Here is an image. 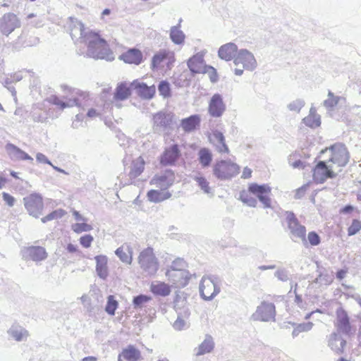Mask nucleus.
Returning <instances> with one entry per match:
<instances>
[{"instance_id":"1","label":"nucleus","mask_w":361,"mask_h":361,"mask_svg":"<svg viewBox=\"0 0 361 361\" xmlns=\"http://www.w3.org/2000/svg\"><path fill=\"white\" fill-rule=\"evenodd\" d=\"M86 55L94 59H104L111 61L114 59V53L109 49L107 42L102 38L98 32H91L86 37Z\"/></svg>"},{"instance_id":"2","label":"nucleus","mask_w":361,"mask_h":361,"mask_svg":"<svg viewBox=\"0 0 361 361\" xmlns=\"http://www.w3.org/2000/svg\"><path fill=\"white\" fill-rule=\"evenodd\" d=\"M235 66L242 64V68H235L233 69L234 74L240 76L243 74L244 70L248 71H254L258 66L257 59L254 54L246 49H240L238 57L233 62Z\"/></svg>"},{"instance_id":"3","label":"nucleus","mask_w":361,"mask_h":361,"mask_svg":"<svg viewBox=\"0 0 361 361\" xmlns=\"http://www.w3.org/2000/svg\"><path fill=\"white\" fill-rule=\"evenodd\" d=\"M286 220L290 231V238L294 242L301 240L304 245H307L306 228L300 224L293 212H286Z\"/></svg>"},{"instance_id":"4","label":"nucleus","mask_w":361,"mask_h":361,"mask_svg":"<svg viewBox=\"0 0 361 361\" xmlns=\"http://www.w3.org/2000/svg\"><path fill=\"white\" fill-rule=\"evenodd\" d=\"M138 263L143 271L148 275L155 274L159 268L157 259L151 247H147L140 253Z\"/></svg>"},{"instance_id":"5","label":"nucleus","mask_w":361,"mask_h":361,"mask_svg":"<svg viewBox=\"0 0 361 361\" xmlns=\"http://www.w3.org/2000/svg\"><path fill=\"white\" fill-rule=\"evenodd\" d=\"M327 152L331 153V157L328 160L329 162L336 164L339 166H345L349 161V153L347 148L343 144H335L329 148H326L321 151V154H324Z\"/></svg>"},{"instance_id":"6","label":"nucleus","mask_w":361,"mask_h":361,"mask_svg":"<svg viewBox=\"0 0 361 361\" xmlns=\"http://www.w3.org/2000/svg\"><path fill=\"white\" fill-rule=\"evenodd\" d=\"M276 307L272 302L262 301L252 314L251 319L264 322H275Z\"/></svg>"},{"instance_id":"7","label":"nucleus","mask_w":361,"mask_h":361,"mask_svg":"<svg viewBox=\"0 0 361 361\" xmlns=\"http://www.w3.org/2000/svg\"><path fill=\"white\" fill-rule=\"evenodd\" d=\"M66 27L75 44L84 43L86 41L85 37L92 32V30L85 31L83 23L73 17L68 18Z\"/></svg>"},{"instance_id":"8","label":"nucleus","mask_w":361,"mask_h":361,"mask_svg":"<svg viewBox=\"0 0 361 361\" xmlns=\"http://www.w3.org/2000/svg\"><path fill=\"white\" fill-rule=\"evenodd\" d=\"M312 171L313 180L317 183H324L328 178H334L336 176L329 161H319Z\"/></svg>"},{"instance_id":"9","label":"nucleus","mask_w":361,"mask_h":361,"mask_svg":"<svg viewBox=\"0 0 361 361\" xmlns=\"http://www.w3.org/2000/svg\"><path fill=\"white\" fill-rule=\"evenodd\" d=\"M271 188L267 184L259 185L253 183L249 185L248 192L255 195L259 202L263 204L264 208H271V198L269 195L271 193Z\"/></svg>"},{"instance_id":"10","label":"nucleus","mask_w":361,"mask_h":361,"mask_svg":"<svg viewBox=\"0 0 361 361\" xmlns=\"http://www.w3.org/2000/svg\"><path fill=\"white\" fill-rule=\"evenodd\" d=\"M25 209L30 215L38 218L42 214L44 203L42 197L39 194H31L23 198Z\"/></svg>"},{"instance_id":"11","label":"nucleus","mask_w":361,"mask_h":361,"mask_svg":"<svg viewBox=\"0 0 361 361\" xmlns=\"http://www.w3.org/2000/svg\"><path fill=\"white\" fill-rule=\"evenodd\" d=\"M220 291L219 287L211 278L203 277L200 284V296L204 300H212Z\"/></svg>"},{"instance_id":"12","label":"nucleus","mask_w":361,"mask_h":361,"mask_svg":"<svg viewBox=\"0 0 361 361\" xmlns=\"http://www.w3.org/2000/svg\"><path fill=\"white\" fill-rule=\"evenodd\" d=\"M20 27V21L18 16L13 13H5L0 18V32L8 36L16 28Z\"/></svg>"},{"instance_id":"13","label":"nucleus","mask_w":361,"mask_h":361,"mask_svg":"<svg viewBox=\"0 0 361 361\" xmlns=\"http://www.w3.org/2000/svg\"><path fill=\"white\" fill-rule=\"evenodd\" d=\"M22 258L24 260H32L35 262H41L47 259L46 250L41 246H30L21 250Z\"/></svg>"},{"instance_id":"14","label":"nucleus","mask_w":361,"mask_h":361,"mask_svg":"<svg viewBox=\"0 0 361 361\" xmlns=\"http://www.w3.org/2000/svg\"><path fill=\"white\" fill-rule=\"evenodd\" d=\"M336 318L335 325L336 326L337 333H342L346 336H349L351 332V325L350 318L347 312L343 308L339 307L336 312Z\"/></svg>"},{"instance_id":"15","label":"nucleus","mask_w":361,"mask_h":361,"mask_svg":"<svg viewBox=\"0 0 361 361\" xmlns=\"http://www.w3.org/2000/svg\"><path fill=\"white\" fill-rule=\"evenodd\" d=\"M181 155L179 146L173 144L166 147L160 157V164L163 166H173Z\"/></svg>"},{"instance_id":"16","label":"nucleus","mask_w":361,"mask_h":361,"mask_svg":"<svg viewBox=\"0 0 361 361\" xmlns=\"http://www.w3.org/2000/svg\"><path fill=\"white\" fill-rule=\"evenodd\" d=\"M174 173L171 170H166L164 173L155 175L151 180L150 184L155 185L161 190H166L174 182Z\"/></svg>"},{"instance_id":"17","label":"nucleus","mask_w":361,"mask_h":361,"mask_svg":"<svg viewBox=\"0 0 361 361\" xmlns=\"http://www.w3.org/2000/svg\"><path fill=\"white\" fill-rule=\"evenodd\" d=\"M132 88L135 90V93L143 99H151L156 93V87L154 85L148 86L143 82L137 80L130 83Z\"/></svg>"},{"instance_id":"18","label":"nucleus","mask_w":361,"mask_h":361,"mask_svg":"<svg viewBox=\"0 0 361 361\" xmlns=\"http://www.w3.org/2000/svg\"><path fill=\"white\" fill-rule=\"evenodd\" d=\"M173 116L171 114L159 112L153 117L155 131L165 130L172 123Z\"/></svg>"},{"instance_id":"19","label":"nucleus","mask_w":361,"mask_h":361,"mask_svg":"<svg viewBox=\"0 0 361 361\" xmlns=\"http://www.w3.org/2000/svg\"><path fill=\"white\" fill-rule=\"evenodd\" d=\"M61 88L64 94H66L63 96V98L67 99V102H65L66 108L79 106L77 97L81 95L80 90L70 87L66 85H61Z\"/></svg>"},{"instance_id":"20","label":"nucleus","mask_w":361,"mask_h":361,"mask_svg":"<svg viewBox=\"0 0 361 361\" xmlns=\"http://www.w3.org/2000/svg\"><path fill=\"white\" fill-rule=\"evenodd\" d=\"M119 59L126 63L140 65L142 62L143 55L140 49L131 48L123 53Z\"/></svg>"},{"instance_id":"21","label":"nucleus","mask_w":361,"mask_h":361,"mask_svg":"<svg viewBox=\"0 0 361 361\" xmlns=\"http://www.w3.org/2000/svg\"><path fill=\"white\" fill-rule=\"evenodd\" d=\"M209 113L212 117L221 116L224 111V104L221 96L215 94L211 98L209 104Z\"/></svg>"},{"instance_id":"22","label":"nucleus","mask_w":361,"mask_h":361,"mask_svg":"<svg viewBox=\"0 0 361 361\" xmlns=\"http://www.w3.org/2000/svg\"><path fill=\"white\" fill-rule=\"evenodd\" d=\"M201 118L200 115L193 114L180 121V127L185 133H190L195 130L200 125Z\"/></svg>"},{"instance_id":"23","label":"nucleus","mask_w":361,"mask_h":361,"mask_svg":"<svg viewBox=\"0 0 361 361\" xmlns=\"http://www.w3.org/2000/svg\"><path fill=\"white\" fill-rule=\"evenodd\" d=\"M346 341L338 333H332L329 339V346L336 353H343Z\"/></svg>"},{"instance_id":"24","label":"nucleus","mask_w":361,"mask_h":361,"mask_svg":"<svg viewBox=\"0 0 361 361\" xmlns=\"http://www.w3.org/2000/svg\"><path fill=\"white\" fill-rule=\"evenodd\" d=\"M96 261V272L98 276L106 280L109 276V269L107 267V257L105 255H97L94 257Z\"/></svg>"},{"instance_id":"25","label":"nucleus","mask_w":361,"mask_h":361,"mask_svg":"<svg viewBox=\"0 0 361 361\" xmlns=\"http://www.w3.org/2000/svg\"><path fill=\"white\" fill-rule=\"evenodd\" d=\"M132 89L130 83L121 82L115 90L114 98L117 101H123L130 96Z\"/></svg>"},{"instance_id":"26","label":"nucleus","mask_w":361,"mask_h":361,"mask_svg":"<svg viewBox=\"0 0 361 361\" xmlns=\"http://www.w3.org/2000/svg\"><path fill=\"white\" fill-rule=\"evenodd\" d=\"M214 348L213 338L209 335H206L204 340L199 345L197 348L194 349V353L196 356H200L207 353H209Z\"/></svg>"},{"instance_id":"27","label":"nucleus","mask_w":361,"mask_h":361,"mask_svg":"<svg viewBox=\"0 0 361 361\" xmlns=\"http://www.w3.org/2000/svg\"><path fill=\"white\" fill-rule=\"evenodd\" d=\"M185 266V261L180 258H177L175 260H173L171 265V269L173 271H178V276L184 278L185 281L183 283V285L187 284L188 280L190 279L189 272L184 269Z\"/></svg>"},{"instance_id":"28","label":"nucleus","mask_w":361,"mask_h":361,"mask_svg":"<svg viewBox=\"0 0 361 361\" xmlns=\"http://www.w3.org/2000/svg\"><path fill=\"white\" fill-rule=\"evenodd\" d=\"M181 22L182 19L180 18L178 25L172 26L170 29V39L175 44L178 45L183 44L185 38V34L180 29Z\"/></svg>"},{"instance_id":"29","label":"nucleus","mask_w":361,"mask_h":361,"mask_svg":"<svg viewBox=\"0 0 361 361\" xmlns=\"http://www.w3.org/2000/svg\"><path fill=\"white\" fill-rule=\"evenodd\" d=\"M303 123L312 128H317L321 125V117L317 114L315 108L310 109V114L303 118Z\"/></svg>"},{"instance_id":"30","label":"nucleus","mask_w":361,"mask_h":361,"mask_svg":"<svg viewBox=\"0 0 361 361\" xmlns=\"http://www.w3.org/2000/svg\"><path fill=\"white\" fill-rule=\"evenodd\" d=\"M121 355L127 361H137L141 357L140 351L133 345H129L124 348Z\"/></svg>"},{"instance_id":"31","label":"nucleus","mask_w":361,"mask_h":361,"mask_svg":"<svg viewBox=\"0 0 361 361\" xmlns=\"http://www.w3.org/2000/svg\"><path fill=\"white\" fill-rule=\"evenodd\" d=\"M145 161L141 157L137 158L133 161L131 165L130 171L128 173L130 180L135 179L138 177L144 171Z\"/></svg>"},{"instance_id":"32","label":"nucleus","mask_w":361,"mask_h":361,"mask_svg":"<svg viewBox=\"0 0 361 361\" xmlns=\"http://www.w3.org/2000/svg\"><path fill=\"white\" fill-rule=\"evenodd\" d=\"M8 335L17 341H21L26 338L28 336V332L26 329L20 326L13 325L8 330Z\"/></svg>"},{"instance_id":"33","label":"nucleus","mask_w":361,"mask_h":361,"mask_svg":"<svg viewBox=\"0 0 361 361\" xmlns=\"http://www.w3.org/2000/svg\"><path fill=\"white\" fill-rule=\"evenodd\" d=\"M147 198L152 202H160L171 197L169 192H161L157 190H150L147 194Z\"/></svg>"},{"instance_id":"34","label":"nucleus","mask_w":361,"mask_h":361,"mask_svg":"<svg viewBox=\"0 0 361 361\" xmlns=\"http://www.w3.org/2000/svg\"><path fill=\"white\" fill-rule=\"evenodd\" d=\"M342 99H343V97L335 96L332 92L329 91L328 98L323 102V105L327 111L330 113L334 110L335 107Z\"/></svg>"},{"instance_id":"35","label":"nucleus","mask_w":361,"mask_h":361,"mask_svg":"<svg viewBox=\"0 0 361 361\" xmlns=\"http://www.w3.org/2000/svg\"><path fill=\"white\" fill-rule=\"evenodd\" d=\"M198 160L203 167H208L212 161V154L207 148H201L198 152Z\"/></svg>"},{"instance_id":"36","label":"nucleus","mask_w":361,"mask_h":361,"mask_svg":"<svg viewBox=\"0 0 361 361\" xmlns=\"http://www.w3.org/2000/svg\"><path fill=\"white\" fill-rule=\"evenodd\" d=\"M151 291L155 295L165 297L170 294L171 288L165 283H159L151 286Z\"/></svg>"},{"instance_id":"37","label":"nucleus","mask_w":361,"mask_h":361,"mask_svg":"<svg viewBox=\"0 0 361 361\" xmlns=\"http://www.w3.org/2000/svg\"><path fill=\"white\" fill-rule=\"evenodd\" d=\"M313 325V323L311 322L300 324L292 323V326H294L292 332L293 337L295 338L302 332H307L310 331L312 329Z\"/></svg>"},{"instance_id":"38","label":"nucleus","mask_w":361,"mask_h":361,"mask_svg":"<svg viewBox=\"0 0 361 361\" xmlns=\"http://www.w3.org/2000/svg\"><path fill=\"white\" fill-rule=\"evenodd\" d=\"M169 51L166 50H160L156 53L152 59L151 63V68L152 70L157 69L159 66L168 57Z\"/></svg>"},{"instance_id":"39","label":"nucleus","mask_w":361,"mask_h":361,"mask_svg":"<svg viewBox=\"0 0 361 361\" xmlns=\"http://www.w3.org/2000/svg\"><path fill=\"white\" fill-rule=\"evenodd\" d=\"M210 141L215 144L221 145L219 150L221 152H226V142L223 133L216 130L212 132L210 136Z\"/></svg>"},{"instance_id":"40","label":"nucleus","mask_w":361,"mask_h":361,"mask_svg":"<svg viewBox=\"0 0 361 361\" xmlns=\"http://www.w3.org/2000/svg\"><path fill=\"white\" fill-rule=\"evenodd\" d=\"M128 252L124 251L123 246L116 249L115 254L124 263L130 264L132 262V252L130 249L127 247Z\"/></svg>"},{"instance_id":"41","label":"nucleus","mask_w":361,"mask_h":361,"mask_svg":"<svg viewBox=\"0 0 361 361\" xmlns=\"http://www.w3.org/2000/svg\"><path fill=\"white\" fill-rule=\"evenodd\" d=\"M250 192L243 190L239 194V200H240L246 205L255 207L257 204V200L255 197H252Z\"/></svg>"},{"instance_id":"42","label":"nucleus","mask_w":361,"mask_h":361,"mask_svg":"<svg viewBox=\"0 0 361 361\" xmlns=\"http://www.w3.org/2000/svg\"><path fill=\"white\" fill-rule=\"evenodd\" d=\"M6 149L11 159L20 160L21 154L23 152L21 149L13 144L8 143L6 145Z\"/></svg>"},{"instance_id":"43","label":"nucleus","mask_w":361,"mask_h":361,"mask_svg":"<svg viewBox=\"0 0 361 361\" xmlns=\"http://www.w3.org/2000/svg\"><path fill=\"white\" fill-rule=\"evenodd\" d=\"M151 297L147 295L140 294L133 297V305L134 309H142L145 306V304L151 300Z\"/></svg>"},{"instance_id":"44","label":"nucleus","mask_w":361,"mask_h":361,"mask_svg":"<svg viewBox=\"0 0 361 361\" xmlns=\"http://www.w3.org/2000/svg\"><path fill=\"white\" fill-rule=\"evenodd\" d=\"M214 175L220 180L226 179V161L221 160L214 166Z\"/></svg>"},{"instance_id":"45","label":"nucleus","mask_w":361,"mask_h":361,"mask_svg":"<svg viewBox=\"0 0 361 361\" xmlns=\"http://www.w3.org/2000/svg\"><path fill=\"white\" fill-rule=\"evenodd\" d=\"M159 94L164 98H169L171 96L170 83L167 80H161L158 85Z\"/></svg>"},{"instance_id":"46","label":"nucleus","mask_w":361,"mask_h":361,"mask_svg":"<svg viewBox=\"0 0 361 361\" xmlns=\"http://www.w3.org/2000/svg\"><path fill=\"white\" fill-rule=\"evenodd\" d=\"M194 180L197 183L198 186L204 191V193L209 195L210 197L213 196L211 192V188L209 186V182L203 176H195Z\"/></svg>"},{"instance_id":"47","label":"nucleus","mask_w":361,"mask_h":361,"mask_svg":"<svg viewBox=\"0 0 361 361\" xmlns=\"http://www.w3.org/2000/svg\"><path fill=\"white\" fill-rule=\"evenodd\" d=\"M239 51L240 49H238L235 44L233 42L227 43V61H233L234 62L235 58L238 57Z\"/></svg>"},{"instance_id":"48","label":"nucleus","mask_w":361,"mask_h":361,"mask_svg":"<svg viewBox=\"0 0 361 361\" xmlns=\"http://www.w3.org/2000/svg\"><path fill=\"white\" fill-rule=\"evenodd\" d=\"M117 307L118 302L114 299V297L113 295H109L107 298V302L105 307V311L109 315H114Z\"/></svg>"},{"instance_id":"49","label":"nucleus","mask_w":361,"mask_h":361,"mask_svg":"<svg viewBox=\"0 0 361 361\" xmlns=\"http://www.w3.org/2000/svg\"><path fill=\"white\" fill-rule=\"evenodd\" d=\"M333 278L328 273H320L314 280V283L325 286L331 284Z\"/></svg>"},{"instance_id":"50","label":"nucleus","mask_w":361,"mask_h":361,"mask_svg":"<svg viewBox=\"0 0 361 361\" xmlns=\"http://www.w3.org/2000/svg\"><path fill=\"white\" fill-rule=\"evenodd\" d=\"M203 73H208L212 82L214 83L218 80V75L216 69L211 66L204 65L203 67Z\"/></svg>"},{"instance_id":"51","label":"nucleus","mask_w":361,"mask_h":361,"mask_svg":"<svg viewBox=\"0 0 361 361\" xmlns=\"http://www.w3.org/2000/svg\"><path fill=\"white\" fill-rule=\"evenodd\" d=\"M274 276L283 282H286L290 279L289 272L285 268L278 269L274 273Z\"/></svg>"},{"instance_id":"52","label":"nucleus","mask_w":361,"mask_h":361,"mask_svg":"<svg viewBox=\"0 0 361 361\" xmlns=\"http://www.w3.org/2000/svg\"><path fill=\"white\" fill-rule=\"evenodd\" d=\"M304 105L305 101L303 99H297L288 104V109L291 111L298 113Z\"/></svg>"},{"instance_id":"53","label":"nucleus","mask_w":361,"mask_h":361,"mask_svg":"<svg viewBox=\"0 0 361 361\" xmlns=\"http://www.w3.org/2000/svg\"><path fill=\"white\" fill-rule=\"evenodd\" d=\"M63 215V211L62 209L54 210L48 215L41 219L42 223H47V221L61 218Z\"/></svg>"},{"instance_id":"54","label":"nucleus","mask_w":361,"mask_h":361,"mask_svg":"<svg viewBox=\"0 0 361 361\" xmlns=\"http://www.w3.org/2000/svg\"><path fill=\"white\" fill-rule=\"evenodd\" d=\"M361 230V221L357 219H353L352 224L348 228V235L351 236L357 233Z\"/></svg>"},{"instance_id":"55","label":"nucleus","mask_w":361,"mask_h":361,"mask_svg":"<svg viewBox=\"0 0 361 361\" xmlns=\"http://www.w3.org/2000/svg\"><path fill=\"white\" fill-rule=\"evenodd\" d=\"M240 171V167L236 164H234L227 159V178L233 177L238 174Z\"/></svg>"},{"instance_id":"56","label":"nucleus","mask_w":361,"mask_h":361,"mask_svg":"<svg viewBox=\"0 0 361 361\" xmlns=\"http://www.w3.org/2000/svg\"><path fill=\"white\" fill-rule=\"evenodd\" d=\"M298 156L300 157V154H298L295 153L290 155L288 159L289 164L292 166L293 168L294 169H305L307 166L305 161H302L300 159L295 160L293 162L291 161L293 157H297Z\"/></svg>"},{"instance_id":"57","label":"nucleus","mask_w":361,"mask_h":361,"mask_svg":"<svg viewBox=\"0 0 361 361\" xmlns=\"http://www.w3.org/2000/svg\"><path fill=\"white\" fill-rule=\"evenodd\" d=\"M307 241L312 246H317L321 243V238L315 231H310L307 235Z\"/></svg>"},{"instance_id":"58","label":"nucleus","mask_w":361,"mask_h":361,"mask_svg":"<svg viewBox=\"0 0 361 361\" xmlns=\"http://www.w3.org/2000/svg\"><path fill=\"white\" fill-rule=\"evenodd\" d=\"M188 66L190 71L193 74L200 73H202L203 71V66L200 65L198 63L194 62L192 60L188 61Z\"/></svg>"},{"instance_id":"59","label":"nucleus","mask_w":361,"mask_h":361,"mask_svg":"<svg viewBox=\"0 0 361 361\" xmlns=\"http://www.w3.org/2000/svg\"><path fill=\"white\" fill-rule=\"evenodd\" d=\"M73 231L78 233L84 231H90L92 228V226L86 223H77L73 226Z\"/></svg>"},{"instance_id":"60","label":"nucleus","mask_w":361,"mask_h":361,"mask_svg":"<svg viewBox=\"0 0 361 361\" xmlns=\"http://www.w3.org/2000/svg\"><path fill=\"white\" fill-rule=\"evenodd\" d=\"M48 102L50 104L59 106V108L62 110L66 109L65 102L60 100V99L56 95H51L50 97H49Z\"/></svg>"},{"instance_id":"61","label":"nucleus","mask_w":361,"mask_h":361,"mask_svg":"<svg viewBox=\"0 0 361 361\" xmlns=\"http://www.w3.org/2000/svg\"><path fill=\"white\" fill-rule=\"evenodd\" d=\"M93 237L90 235H85L80 238V244L85 248L90 247Z\"/></svg>"},{"instance_id":"62","label":"nucleus","mask_w":361,"mask_h":361,"mask_svg":"<svg viewBox=\"0 0 361 361\" xmlns=\"http://www.w3.org/2000/svg\"><path fill=\"white\" fill-rule=\"evenodd\" d=\"M3 200L9 207H13L15 203V198L10 194L4 192L2 193Z\"/></svg>"},{"instance_id":"63","label":"nucleus","mask_w":361,"mask_h":361,"mask_svg":"<svg viewBox=\"0 0 361 361\" xmlns=\"http://www.w3.org/2000/svg\"><path fill=\"white\" fill-rule=\"evenodd\" d=\"M36 159L39 163L47 164L49 165H51V162L49 160V159L42 153H37L36 155Z\"/></svg>"},{"instance_id":"64","label":"nucleus","mask_w":361,"mask_h":361,"mask_svg":"<svg viewBox=\"0 0 361 361\" xmlns=\"http://www.w3.org/2000/svg\"><path fill=\"white\" fill-rule=\"evenodd\" d=\"M189 60H192V61L198 63L202 66H203V63H204L203 54L201 53H198V54L194 55Z\"/></svg>"}]
</instances>
